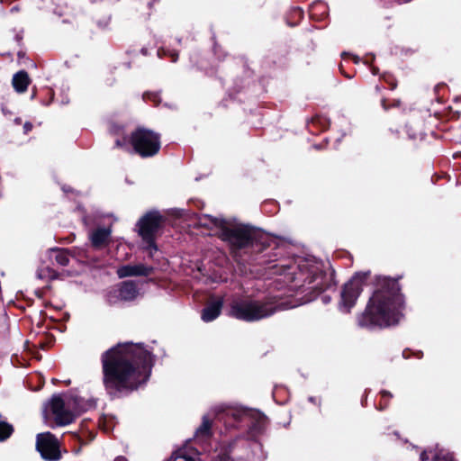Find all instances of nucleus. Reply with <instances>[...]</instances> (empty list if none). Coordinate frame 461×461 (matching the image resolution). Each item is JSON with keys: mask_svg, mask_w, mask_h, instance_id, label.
I'll return each instance as SVG.
<instances>
[{"mask_svg": "<svg viewBox=\"0 0 461 461\" xmlns=\"http://www.w3.org/2000/svg\"><path fill=\"white\" fill-rule=\"evenodd\" d=\"M299 272L294 280L303 282L302 286L310 285L308 289L323 290L328 286L330 276L321 273V266L314 258L301 259L298 263Z\"/></svg>", "mask_w": 461, "mask_h": 461, "instance_id": "423d86ee", "label": "nucleus"}, {"mask_svg": "<svg viewBox=\"0 0 461 461\" xmlns=\"http://www.w3.org/2000/svg\"><path fill=\"white\" fill-rule=\"evenodd\" d=\"M32 124L29 123V122H26L23 126V129H24V132L25 133H28L31 130H32Z\"/></svg>", "mask_w": 461, "mask_h": 461, "instance_id": "5701e85b", "label": "nucleus"}, {"mask_svg": "<svg viewBox=\"0 0 461 461\" xmlns=\"http://www.w3.org/2000/svg\"><path fill=\"white\" fill-rule=\"evenodd\" d=\"M13 432V427L4 421H0V441L6 439Z\"/></svg>", "mask_w": 461, "mask_h": 461, "instance_id": "aec40b11", "label": "nucleus"}, {"mask_svg": "<svg viewBox=\"0 0 461 461\" xmlns=\"http://www.w3.org/2000/svg\"><path fill=\"white\" fill-rule=\"evenodd\" d=\"M131 142L134 150L143 158L156 155L160 149L159 135L144 128L132 132Z\"/></svg>", "mask_w": 461, "mask_h": 461, "instance_id": "6e6552de", "label": "nucleus"}, {"mask_svg": "<svg viewBox=\"0 0 461 461\" xmlns=\"http://www.w3.org/2000/svg\"><path fill=\"white\" fill-rule=\"evenodd\" d=\"M120 296L123 302L131 301L138 295V290L133 282H122L118 285Z\"/></svg>", "mask_w": 461, "mask_h": 461, "instance_id": "dca6fc26", "label": "nucleus"}, {"mask_svg": "<svg viewBox=\"0 0 461 461\" xmlns=\"http://www.w3.org/2000/svg\"><path fill=\"white\" fill-rule=\"evenodd\" d=\"M162 216L158 212H150L139 220L136 228L143 242L146 243L145 249L150 257L158 250L155 244V235L162 223Z\"/></svg>", "mask_w": 461, "mask_h": 461, "instance_id": "0eeeda50", "label": "nucleus"}, {"mask_svg": "<svg viewBox=\"0 0 461 461\" xmlns=\"http://www.w3.org/2000/svg\"><path fill=\"white\" fill-rule=\"evenodd\" d=\"M426 458H427L426 453L425 452L421 453V455H420L421 461H424Z\"/></svg>", "mask_w": 461, "mask_h": 461, "instance_id": "bb28decb", "label": "nucleus"}, {"mask_svg": "<svg viewBox=\"0 0 461 461\" xmlns=\"http://www.w3.org/2000/svg\"><path fill=\"white\" fill-rule=\"evenodd\" d=\"M30 84V78L24 70H21L14 75L13 77V86L16 92L23 93L27 90V87Z\"/></svg>", "mask_w": 461, "mask_h": 461, "instance_id": "f3484780", "label": "nucleus"}, {"mask_svg": "<svg viewBox=\"0 0 461 461\" xmlns=\"http://www.w3.org/2000/svg\"><path fill=\"white\" fill-rule=\"evenodd\" d=\"M37 276L39 279L50 280L56 278L57 274L52 269L46 267L45 269L39 270Z\"/></svg>", "mask_w": 461, "mask_h": 461, "instance_id": "412c9836", "label": "nucleus"}, {"mask_svg": "<svg viewBox=\"0 0 461 461\" xmlns=\"http://www.w3.org/2000/svg\"><path fill=\"white\" fill-rule=\"evenodd\" d=\"M435 461H454L453 456L448 453L440 452L435 456Z\"/></svg>", "mask_w": 461, "mask_h": 461, "instance_id": "4be33fe9", "label": "nucleus"}, {"mask_svg": "<svg viewBox=\"0 0 461 461\" xmlns=\"http://www.w3.org/2000/svg\"><path fill=\"white\" fill-rule=\"evenodd\" d=\"M115 143L117 147H122L125 144L124 140L122 141L120 140H116Z\"/></svg>", "mask_w": 461, "mask_h": 461, "instance_id": "393cba45", "label": "nucleus"}, {"mask_svg": "<svg viewBox=\"0 0 461 461\" xmlns=\"http://www.w3.org/2000/svg\"><path fill=\"white\" fill-rule=\"evenodd\" d=\"M113 461H128L126 457L124 456H117Z\"/></svg>", "mask_w": 461, "mask_h": 461, "instance_id": "a878e982", "label": "nucleus"}, {"mask_svg": "<svg viewBox=\"0 0 461 461\" xmlns=\"http://www.w3.org/2000/svg\"><path fill=\"white\" fill-rule=\"evenodd\" d=\"M403 299L395 283L375 291L359 320L364 327H387L397 323L402 317Z\"/></svg>", "mask_w": 461, "mask_h": 461, "instance_id": "f03ea898", "label": "nucleus"}, {"mask_svg": "<svg viewBox=\"0 0 461 461\" xmlns=\"http://www.w3.org/2000/svg\"><path fill=\"white\" fill-rule=\"evenodd\" d=\"M104 382L108 390L136 389L145 383L152 366L149 350L140 344H119L102 357Z\"/></svg>", "mask_w": 461, "mask_h": 461, "instance_id": "f257e3e1", "label": "nucleus"}, {"mask_svg": "<svg viewBox=\"0 0 461 461\" xmlns=\"http://www.w3.org/2000/svg\"><path fill=\"white\" fill-rule=\"evenodd\" d=\"M200 455V452L196 449H193L186 445L175 452L167 461H202Z\"/></svg>", "mask_w": 461, "mask_h": 461, "instance_id": "4468645a", "label": "nucleus"}, {"mask_svg": "<svg viewBox=\"0 0 461 461\" xmlns=\"http://www.w3.org/2000/svg\"><path fill=\"white\" fill-rule=\"evenodd\" d=\"M85 410L77 397L53 395L44 406L46 417L52 415L58 426H66L73 422L76 416Z\"/></svg>", "mask_w": 461, "mask_h": 461, "instance_id": "7ed1b4c3", "label": "nucleus"}, {"mask_svg": "<svg viewBox=\"0 0 461 461\" xmlns=\"http://www.w3.org/2000/svg\"><path fill=\"white\" fill-rule=\"evenodd\" d=\"M15 122H16V123H20V122H21L20 119H16V120H15Z\"/></svg>", "mask_w": 461, "mask_h": 461, "instance_id": "cd10ccee", "label": "nucleus"}, {"mask_svg": "<svg viewBox=\"0 0 461 461\" xmlns=\"http://www.w3.org/2000/svg\"><path fill=\"white\" fill-rule=\"evenodd\" d=\"M275 308L268 303L237 299L231 303L230 315L245 321H257L271 316Z\"/></svg>", "mask_w": 461, "mask_h": 461, "instance_id": "39448f33", "label": "nucleus"}, {"mask_svg": "<svg viewBox=\"0 0 461 461\" xmlns=\"http://www.w3.org/2000/svg\"><path fill=\"white\" fill-rule=\"evenodd\" d=\"M211 421L209 418L205 415L203 417L202 425L196 429L194 435V441L197 444L203 445L206 440L210 438L211 432Z\"/></svg>", "mask_w": 461, "mask_h": 461, "instance_id": "2eb2a0df", "label": "nucleus"}, {"mask_svg": "<svg viewBox=\"0 0 461 461\" xmlns=\"http://www.w3.org/2000/svg\"><path fill=\"white\" fill-rule=\"evenodd\" d=\"M223 305L222 298H217L212 300L208 303V305L203 309L202 313V319L205 322L212 321L215 320L221 313V310Z\"/></svg>", "mask_w": 461, "mask_h": 461, "instance_id": "ddd939ff", "label": "nucleus"}, {"mask_svg": "<svg viewBox=\"0 0 461 461\" xmlns=\"http://www.w3.org/2000/svg\"><path fill=\"white\" fill-rule=\"evenodd\" d=\"M112 227H98L95 229L89 235L92 246L96 249H104L107 247L111 241Z\"/></svg>", "mask_w": 461, "mask_h": 461, "instance_id": "9b49d317", "label": "nucleus"}, {"mask_svg": "<svg viewBox=\"0 0 461 461\" xmlns=\"http://www.w3.org/2000/svg\"><path fill=\"white\" fill-rule=\"evenodd\" d=\"M362 291V278L359 276H354L344 285L341 292V301L339 308L343 312H348L355 304L357 297Z\"/></svg>", "mask_w": 461, "mask_h": 461, "instance_id": "9d476101", "label": "nucleus"}, {"mask_svg": "<svg viewBox=\"0 0 461 461\" xmlns=\"http://www.w3.org/2000/svg\"><path fill=\"white\" fill-rule=\"evenodd\" d=\"M382 394H383V396H385V395H387L388 393H387L386 392H383V393H382Z\"/></svg>", "mask_w": 461, "mask_h": 461, "instance_id": "c85d7f7f", "label": "nucleus"}, {"mask_svg": "<svg viewBox=\"0 0 461 461\" xmlns=\"http://www.w3.org/2000/svg\"><path fill=\"white\" fill-rule=\"evenodd\" d=\"M106 302L113 305L123 302L120 296V290L118 285L111 287L105 294Z\"/></svg>", "mask_w": 461, "mask_h": 461, "instance_id": "a211bd4d", "label": "nucleus"}, {"mask_svg": "<svg viewBox=\"0 0 461 461\" xmlns=\"http://www.w3.org/2000/svg\"><path fill=\"white\" fill-rule=\"evenodd\" d=\"M208 221L218 230L219 237L233 249L244 248L251 242L252 231L248 226L221 218H210Z\"/></svg>", "mask_w": 461, "mask_h": 461, "instance_id": "20e7f679", "label": "nucleus"}, {"mask_svg": "<svg viewBox=\"0 0 461 461\" xmlns=\"http://www.w3.org/2000/svg\"><path fill=\"white\" fill-rule=\"evenodd\" d=\"M152 272V267H147L144 264L137 265H125L120 267L116 273L120 278L127 276H146Z\"/></svg>", "mask_w": 461, "mask_h": 461, "instance_id": "f8f14e48", "label": "nucleus"}, {"mask_svg": "<svg viewBox=\"0 0 461 461\" xmlns=\"http://www.w3.org/2000/svg\"><path fill=\"white\" fill-rule=\"evenodd\" d=\"M51 252L55 255V260L60 266H67L69 262L68 254L64 249H51Z\"/></svg>", "mask_w": 461, "mask_h": 461, "instance_id": "6ab92c4d", "label": "nucleus"}, {"mask_svg": "<svg viewBox=\"0 0 461 461\" xmlns=\"http://www.w3.org/2000/svg\"><path fill=\"white\" fill-rule=\"evenodd\" d=\"M36 448L44 459L58 461L61 457L59 440L50 432L37 435Z\"/></svg>", "mask_w": 461, "mask_h": 461, "instance_id": "1a4fd4ad", "label": "nucleus"}, {"mask_svg": "<svg viewBox=\"0 0 461 461\" xmlns=\"http://www.w3.org/2000/svg\"><path fill=\"white\" fill-rule=\"evenodd\" d=\"M321 300L324 303H328L330 301V298L327 295L321 296Z\"/></svg>", "mask_w": 461, "mask_h": 461, "instance_id": "b1692460", "label": "nucleus"}]
</instances>
